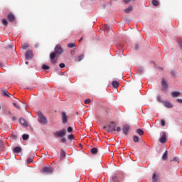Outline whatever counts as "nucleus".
<instances>
[{"mask_svg":"<svg viewBox=\"0 0 182 182\" xmlns=\"http://www.w3.org/2000/svg\"><path fill=\"white\" fill-rule=\"evenodd\" d=\"M38 122L41 123V124H43V126H46L48 124V119L42 114V112H39L38 114Z\"/></svg>","mask_w":182,"mask_h":182,"instance_id":"nucleus-1","label":"nucleus"},{"mask_svg":"<svg viewBox=\"0 0 182 182\" xmlns=\"http://www.w3.org/2000/svg\"><path fill=\"white\" fill-rule=\"evenodd\" d=\"M103 129L107 130V132H115L116 131V123L111 122L109 127H104Z\"/></svg>","mask_w":182,"mask_h":182,"instance_id":"nucleus-2","label":"nucleus"},{"mask_svg":"<svg viewBox=\"0 0 182 182\" xmlns=\"http://www.w3.org/2000/svg\"><path fill=\"white\" fill-rule=\"evenodd\" d=\"M54 135L55 137H65V136H66V129H63L62 130L57 131L56 132H55Z\"/></svg>","mask_w":182,"mask_h":182,"instance_id":"nucleus-3","label":"nucleus"},{"mask_svg":"<svg viewBox=\"0 0 182 182\" xmlns=\"http://www.w3.org/2000/svg\"><path fill=\"white\" fill-rule=\"evenodd\" d=\"M55 53L57 55H62L63 53V49H62V47H60V45H57L55 48Z\"/></svg>","mask_w":182,"mask_h":182,"instance_id":"nucleus-4","label":"nucleus"},{"mask_svg":"<svg viewBox=\"0 0 182 182\" xmlns=\"http://www.w3.org/2000/svg\"><path fill=\"white\" fill-rule=\"evenodd\" d=\"M32 58H33V53L32 52V50H28L26 52V59L27 60H29V59H32Z\"/></svg>","mask_w":182,"mask_h":182,"instance_id":"nucleus-5","label":"nucleus"},{"mask_svg":"<svg viewBox=\"0 0 182 182\" xmlns=\"http://www.w3.org/2000/svg\"><path fill=\"white\" fill-rule=\"evenodd\" d=\"M56 53H51L50 55V59H51V62L52 63H53V65H56V63H58V60H55V58H56Z\"/></svg>","mask_w":182,"mask_h":182,"instance_id":"nucleus-6","label":"nucleus"},{"mask_svg":"<svg viewBox=\"0 0 182 182\" xmlns=\"http://www.w3.org/2000/svg\"><path fill=\"white\" fill-rule=\"evenodd\" d=\"M161 86H162V90L164 92H166L167 90V88L168 87V85H167L166 80H164V79L162 80Z\"/></svg>","mask_w":182,"mask_h":182,"instance_id":"nucleus-7","label":"nucleus"},{"mask_svg":"<svg viewBox=\"0 0 182 182\" xmlns=\"http://www.w3.org/2000/svg\"><path fill=\"white\" fill-rule=\"evenodd\" d=\"M112 181L120 182L122 181V177L120 176V175L115 174L112 176Z\"/></svg>","mask_w":182,"mask_h":182,"instance_id":"nucleus-8","label":"nucleus"},{"mask_svg":"<svg viewBox=\"0 0 182 182\" xmlns=\"http://www.w3.org/2000/svg\"><path fill=\"white\" fill-rule=\"evenodd\" d=\"M164 106H165V107H167L168 109H172V107H174V106L173 105V104H171L170 102L168 101H164Z\"/></svg>","mask_w":182,"mask_h":182,"instance_id":"nucleus-9","label":"nucleus"},{"mask_svg":"<svg viewBox=\"0 0 182 182\" xmlns=\"http://www.w3.org/2000/svg\"><path fill=\"white\" fill-rule=\"evenodd\" d=\"M122 130L124 132V134L127 136V134L129 133V130H130V127L129 125L125 124L123 126Z\"/></svg>","mask_w":182,"mask_h":182,"instance_id":"nucleus-10","label":"nucleus"},{"mask_svg":"<svg viewBox=\"0 0 182 182\" xmlns=\"http://www.w3.org/2000/svg\"><path fill=\"white\" fill-rule=\"evenodd\" d=\"M41 171L42 173H52V171H53V168L50 167H44Z\"/></svg>","mask_w":182,"mask_h":182,"instance_id":"nucleus-11","label":"nucleus"},{"mask_svg":"<svg viewBox=\"0 0 182 182\" xmlns=\"http://www.w3.org/2000/svg\"><path fill=\"white\" fill-rule=\"evenodd\" d=\"M62 121L64 124L65 123H68V115H66V112H63L62 113Z\"/></svg>","mask_w":182,"mask_h":182,"instance_id":"nucleus-12","label":"nucleus"},{"mask_svg":"<svg viewBox=\"0 0 182 182\" xmlns=\"http://www.w3.org/2000/svg\"><path fill=\"white\" fill-rule=\"evenodd\" d=\"M84 58H85V55H83V54H82L80 55H77L75 58V62H80L81 60H83Z\"/></svg>","mask_w":182,"mask_h":182,"instance_id":"nucleus-13","label":"nucleus"},{"mask_svg":"<svg viewBox=\"0 0 182 182\" xmlns=\"http://www.w3.org/2000/svg\"><path fill=\"white\" fill-rule=\"evenodd\" d=\"M7 18H8L9 22H14V21H15V16L12 13L9 14L7 16Z\"/></svg>","mask_w":182,"mask_h":182,"instance_id":"nucleus-14","label":"nucleus"},{"mask_svg":"<svg viewBox=\"0 0 182 182\" xmlns=\"http://www.w3.org/2000/svg\"><path fill=\"white\" fill-rule=\"evenodd\" d=\"M167 142V139H166V133L162 134V137L160 139V143L164 144Z\"/></svg>","mask_w":182,"mask_h":182,"instance_id":"nucleus-15","label":"nucleus"},{"mask_svg":"<svg viewBox=\"0 0 182 182\" xmlns=\"http://www.w3.org/2000/svg\"><path fill=\"white\" fill-rule=\"evenodd\" d=\"M180 92L178 91H175V92H171V96L172 97H178V96H180Z\"/></svg>","mask_w":182,"mask_h":182,"instance_id":"nucleus-16","label":"nucleus"},{"mask_svg":"<svg viewBox=\"0 0 182 182\" xmlns=\"http://www.w3.org/2000/svg\"><path fill=\"white\" fill-rule=\"evenodd\" d=\"M14 153H17V154L21 153V151H22V149L19 146H17L14 149Z\"/></svg>","mask_w":182,"mask_h":182,"instance_id":"nucleus-17","label":"nucleus"},{"mask_svg":"<svg viewBox=\"0 0 182 182\" xmlns=\"http://www.w3.org/2000/svg\"><path fill=\"white\" fill-rule=\"evenodd\" d=\"M20 123L21 124H22L23 126H28V123L26 122V121H25V119H23V118L20 119Z\"/></svg>","mask_w":182,"mask_h":182,"instance_id":"nucleus-18","label":"nucleus"},{"mask_svg":"<svg viewBox=\"0 0 182 182\" xmlns=\"http://www.w3.org/2000/svg\"><path fill=\"white\" fill-rule=\"evenodd\" d=\"M168 154V152L167 151H166L164 152L163 156H162V160H164V161H166V160H167V159H168V157H167Z\"/></svg>","mask_w":182,"mask_h":182,"instance_id":"nucleus-19","label":"nucleus"},{"mask_svg":"<svg viewBox=\"0 0 182 182\" xmlns=\"http://www.w3.org/2000/svg\"><path fill=\"white\" fill-rule=\"evenodd\" d=\"M112 86H113V87H114V89H117V87H119V82L113 81Z\"/></svg>","mask_w":182,"mask_h":182,"instance_id":"nucleus-20","label":"nucleus"},{"mask_svg":"<svg viewBox=\"0 0 182 182\" xmlns=\"http://www.w3.org/2000/svg\"><path fill=\"white\" fill-rule=\"evenodd\" d=\"M28 48H29V44L28 43L22 44V49H23L24 50H26Z\"/></svg>","mask_w":182,"mask_h":182,"instance_id":"nucleus-21","label":"nucleus"},{"mask_svg":"<svg viewBox=\"0 0 182 182\" xmlns=\"http://www.w3.org/2000/svg\"><path fill=\"white\" fill-rule=\"evenodd\" d=\"M132 11H133V8H132V6H129L124 10V12L126 14H130V12H132Z\"/></svg>","mask_w":182,"mask_h":182,"instance_id":"nucleus-22","label":"nucleus"},{"mask_svg":"<svg viewBox=\"0 0 182 182\" xmlns=\"http://www.w3.org/2000/svg\"><path fill=\"white\" fill-rule=\"evenodd\" d=\"M136 133H138L139 136H143V134H144V132L141 129H138Z\"/></svg>","mask_w":182,"mask_h":182,"instance_id":"nucleus-23","label":"nucleus"},{"mask_svg":"<svg viewBox=\"0 0 182 182\" xmlns=\"http://www.w3.org/2000/svg\"><path fill=\"white\" fill-rule=\"evenodd\" d=\"M90 151L92 154H97L98 150H97V148H92L91 149Z\"/></svg>","mask_w":182,"mask_h":182,"instance_id":"nucleus-24","label":"nucleus"},{"mask_svg":"<svg viewBox=\"0 0 182 182\" xmlns=\"http://www.w3.org/2000/svg\"><path fill=\"white\" fill-rule=\"evenodd\" d=\"M42 69H43V70H49V69H50V67L44 64L42 65Z\"/></svg>","mask_w":182,"mask_h":182,"instance_id":"nucleus-25","label":"nucleus"},{"mask_svg":"<svg viewBox=\"0 0 182 182\" xmlns=\"http://www.w3.org/2000/svg\"><path fill=\"white\" fill-rule=\"evenodd\" d=\"M156 177V173H154L153 176H152L153 182H159V179Z\"/></svg>","mask_w":182,"mask_h":182,"instance_id":"nucleus-26","label":"nucleus"},{"mask_svg":"<svg viewBox=\"0 0 182 182\" xmlns=\"http://www.w3.org/2000/svg\"><path fill=\"white\" fill-rule=\"evenodd\" d=\"M4 151V141L0 140V151Z\"/></svg>","mask_w":182,"mask_h":182,"instance_id":"nucleus-27","label":"nucleus"},{"mask_svg":"<svg viewBox=\"0 0 182 182\" xmlns=\"http://www.w3.org/2000/svg\"><path fill=\"white\" fill-rule=\"evenodd\" d=\"M152 5L154 6H159V1L157 0H153L152 1Z\"/></svg>","mask_w":182,"mask_h":182,"instance_id":"nucleus-28","label":"nucleus"},{"mask_svg":"<svg viewBox=\"0 0 182 182\" xmlns=\"http://www.w3.org/2000/svg\"><path fill=\"white\" fill-rule=\"evenodd\" d=\"M3 95H4V96H6L7 97H11V94L8 91H4Z\"/></svg>","mask_w":182,"mask_h":182,"instance_id":"nucleus-29","label":"nucleus"},{"mask_svg":"<svg viewBox=\"0 0 182 182\" xmlns=\"http://www.w3.org/2000/svg\"><path fill=\"white\" fill-rule=\"evenodd\" d=\"M75 46L76 45L75 44V43H71L68 44V48H75Z\"/></svg>","mask_w":182,"mask_h":182,"instance_id":"nucleus-30","label":"nucleus"},{"mask_svg":"<svg viewBox=\"0 0 182 182\" xmlns=\"http://www.w3.org/2000/svg\"><path fill=\"white\" fill-rule=\"evenodd\" d=\"M133 140H134V143H139V136L134 135L133 136Z\"/></svg>","mask_w":182,"mask_h":182,"instance_id":"nucleus-31","label":"nucleus"},{"mask_svg":"<svg viewBox=\"0 0 182 182\" xmlns=\"http://www.w3.org/2000/svg\"><path fill=\"white\" fill-rule=\"evenodd\" d=\"M13 106L16 107V109H18V110H21V107H19V105H18V104H16V102L13 103Z\"/></svg>","mask_w":182,"mask_h":182,"instance_id":"nucleus-32","label":"nucleus"},{"mask_svg":"<svg viewBox=\"0 0 182 182\" xmlns=\"http://www.w3.org/2000/svg\"><path fill=\"white\" fill-rule=\"evenodd\" d=\"M22 138H23V140H28V139H29V135L28 134H23Z\"/></svg>","mask_w":182,"mask_h":182,"instance_id":"nucleus-33","label":"nucleus"},{"mask_svg":"<svg viewBox=\"0 0 182 182\" xmlns=\"http://www.w3.org/2000/svg\"><path fill=\"white\" fill-rule=\"evenodd\" d=\"M2 23L4 24V26H8V21H6V19H3Z\"/></svg>","mask_w":182,"mask_h":182,"instance_id":"nucleus-34","label":"nucleus"},{"mask_svg":"<svg viewBox=\"0 0 182 182\" xmlns=\"http://www.w3.org/2000/svg\"><path fill=\"white\" fill-rule=\"evenodd\" d=\"M157 100H158V102H159V103H164V101H163L161 100V97H160V96L157 97Z\"/></svg>","mask_w":182,"mask_h":182,"instance_id":"nucleus-35","label":"nucleus"},{"mask_svg":"<svg viewBox=\"0 0 182 182\" xmlns=\"http://www.w3.org/2000/svg\"><path fill=\"white\" fill-rule=\"evenodd\" d=\"M161 124L162 127H164V126H166V121L164 119H161Z\"/></svg>","mask_w":182,"mask_h":182,"instance_id":"nucleus-36","label":"nucleus"},{"mask_svg":"<svg viewBox=\"0 0 182 182\" xmlns=\"http://www.w3.org/2000/svg\"><path fill=\"white\" fill-rule=\"evenodd\" d=\"M73 132V128H72V127H69L68 128V133H72Z\"/></svg>","mask_w":182,"mask_h":182,"instance_id":"nucleus-37","label":"nucleus"},{"mask_svg":"<svg viewBox=\"0 0 182 182\" xmlns=\"http://www.w3.org/2000/svg\"><path fill=\"white\" fill-rule=\"evenodd\" d=\"M60 156H61V157H65V156H66V152H65V151H61Z\"/></svg>","mask_w":182,"mask_h":182,"instance_id":"nucleus-38","label":"nucleus"},{"mask_svg":"<svg viewBox=\"0 0 182 182\" xmlns=\"http://www.w3.org/2000/svg\"><path fill=\"white\" fill-rule=\"evenodd\" d=\"M32 161H33L32 158H29V159H27V164H31V163H32Z\"/></svg>","mask_w":182,"mask_h":182,"instance_id":"nucleus-39","label":"nucleus"},{"mask_svg":"<svg viewBox=\"0 0 182 182\" xmlns=\"http://www.w3.org/2000/svg\"><path fill=\"white\" fill-rule=\"evenodd\" d=\"M75 139V136L73 134H70L68 136V139L69 140H73Z\"/></svg>","mask_w":182,"mask_h":182,"instance_id":"nucleus-40","label":"nucleus"},{"mask_svg":"<svg viewBox=\"0 0 182 182\" xmlns=\"http://www.w3.org/2000/svg\"><path fill=\"white\" fill-rule=\"evenodd\" d=\"M90 102H91L90 99H87L85 100V105H89V103H90Z\"/></svg>","mask_w":182,"mask_h":182,"instance_id":"nucleus-41","label":"nucleus"},{"mask_svg":"<svg viewBox=\"0 0 182 182\" xmlns=\"http://www.w3.org/2000/svg\"><path fill=\"white\" fill-rule=\"evenodd\" d=\"M59 67L63 69V68H65V63H60Z\"/></svg>","mask_w":182,"mask_h":182,"instance_id":"nucleus-42","label":"nucleus"},{"mask_svg":"<svg viewBox=\"0 0 182 182\" xmlns=\"http://www.w3.org/2000/svg\"><path fill=\"white\" fill-rule=\"evenodd\" d=\"M61 143H66V138H62L60 139Z\"/></svg>","mask_w":182,"mask_h":182,"instance_id":"nucleus-43","label":"nucleus"},{"mask_svg":"<svg viewBox=\"0 0 182 182\" xmlns=\"http://www.w3.org/2000/svg\"><path fill=\"white\" fill-rule=\"evenodd\" d=\"M132 1H136V0H124V2L126 4H129V2Z\"/></svg>","mask_w":182,"mask_h":182,"instance_id":"nucleus-44","label":"nucleus"},{"mask_svg":"<svg viewBox=\"0 0 182 182\" xmlns=\"http://www.w3.org/2000/svg\"><path fill=\"white\" fill-rule=\"evenodd\" d=\"M8 48H9V49H11V48H14V45L12 43H10L8 45Z\"/></svg>","mask_w":182,"mask_h":182,"instance_id":"nucleus-45","label":"nucleus"},{"mask_svg":"<svg viewBox=\"0 0 182 182\" xmlns=\"http://www.w3.org/2000/svg\"><path fill=\"white\" fill-rule=\"evenodd\" d=\"M105 29V31H109V29H110V28L109 27V26L106 25Z\"/></svg>","mask_w":182,"mask_h":182,"instance_id":"nucleus-46","label":"nucleus"},{"mask_svg":"<svg viewBox=\"0 0 182 182\" xmlns=\"http://www.w3.org/2000/svg\"><path fill=\"white\" fill-rule=\"evenodd\" d=\"M177 102L182 104V99H178V100H177Z\"/></svg>","mask_w":182,"mask_h":182,"instance_id":"nucleus-47","label":"nucleus"},{"mask_svg":"<svg viewBox=\"0 0 182 182\" xmlns=\"http://www.w3.org/2000/svg\"><path fill=\"white\" fill-rule=\"evenodd\" d=\"M122 130V128L120 127H117V132H120Z\"/></svg>","mask_w":182,"mask_h":182,"instance_id":"nucleus-48","label":"nucleus"},{"mask_svg":"<svg viewBox=\"0 0 182 182\" xmlns=\"http://www.w3.org/2000/svg\"><path fill=\"white\" fill-rule=\"evenodd\" d=\"M0 68H2V69H4V68H5V67L4 66V64H2V63H0Z\"/></svg>","mask_w":182,"mask_h":182,"instance_id":"nucleus-49","label":"nucleus"},{"mask_svg":"<svg viewBox=\"0 0 182 182\" xmlns=\"http://www.w3.org/2000/svg\"><path fill=\"white\" fill-rule=\"evenodd\" d=\"M179 47L181 48V49H182V42L179 43Z\"/></svg>","mask_w":182,"mask_h":182,"instance_id":"nucleus-50","label":"nucleus"},{"mask_svg":"<svg viewBox=\"0 0 182 182\" xmlns=\"http://www.w3.org/2000/svg\"><path fill=\"white\" fill-rule=\"evenodd\" d=\"M178 159L177 158H174V159H173V161H178Z\"/></svg>","mask_w":182,"mask_h":182,"instance_id":"nucleus-51","label":"nucleus"},{"mask_svg":"<svg viewBox=\"0 0 182 182\" xmlns=\"http://www.w3.org/2000/svg\"><path fill=\"white\" fill-rule=\"evenodd\" d=\"M82 39H83V37H82L81 38H80L79 42L82 41Z\"/></svg>","mask_w":182,"mask_h":182,"instance_id":"nucleus-52","label":"nucleus"},{"mask_svg":"<svg viewBox=\"0 0 182 182\" xmlns=\"http://www.w3.org/2000/svg\"><path fill=\"white\" fill-rule=\"evenodd\" d=\"M13 137H14V139H16V136H15V135L13 136Z\"/></svg>","mask_w":182,"mask_h":182,"instance_id":"nucleus-53","label":"nucleus"},{"mask_svg":"<svg viewBox=\"0 0 182 182\" xmlns=\"http://www.w3.org/2000/svg\"><path fill=\"white\" fill-rule=\"evenodd\" d=\"M28 63H28V61H26V65H28Z\"/></svg>","mask_w":182,"mask_h":182,"instance_id":"nucleus-54","label":"nucleus"}]
</instances>
